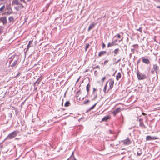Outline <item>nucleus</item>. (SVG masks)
<instances>
[{
  "mask_svg": "<svg viewBox=\"0 0 160 160\" xmlns=\"http://www.w3.org/2000/svg\"><path fill=\"white\" fill-rule=\"evenodd\" d=\"M134 49H131V51L132 52V53H131L130 54H132V53H134Z\"/></svg>",
  "mask_w": 160,
  "mask_h": 160,
  "instance_id": "obj_31",
  "label": "nucleus"
},
{
  "mask_svg": "<svg viewBox=\"0 0 160 160\" xmlns=\"http://www.w3.org/2000/svg\"><path fill=\"white\" fill-rule=\"evenodd\" d=\"M140 28L138 29L139 31L140 30Z\"/></svg>",
  "mask_w": 160,
  "mask_h": 160,
  "instance_id": "obj_53",
  "label": "nucleus"
},
{
  "mask_svg": "<svg viewBox=\"0 0 160 160\" xmlns=\"http://www.w3.org/2000/svg\"><path fill=\"white\" fill-rule=\"evenodd\" d=\"M139 121L140 126L142 128H145V127L143 123L142 120L141 118H140L139 119Z\"/></svg>",
  "mask_w": 160,
  "mask_h": 160,
  "instance_id": "obj_10",
  "label": "nucleus"
},
{
  "mask_svg": "<svg viewBox=\"0 0 160 160\" xmlns=\"http://www.w3.org/2000/svg\"><path fill=\"white\" fill-rule=\"evenodd\" d=\"M117 36L118 38H121V36L120 34H117Z\"/></svg>",
  "mask_w": 160,
  "mask_h": 160,
  "instance_id": "obj_34",
  "label": "nucleus"
},
{
  "mask_svg": "<svg viewBox=\"0 0 160 160\" xmlns=\"http://www.w3.org/2000/svg\"><path fill=\"white\" fill-rule=\"evenodd\" d=\"M93 91H95L96 90V89L94 88H93Z\"/></svg>",
  "mask_w": 160,
  "mask_h": 160,
  "instance_id": "obj_46",
  "label": "nucleus"
},
{
  "mask_svg": "<svg viewBox=\"0 0 160 160\" xmlns=\"http://www.w3.org/2000/svg\"><path fill=\"white\" fill-rule=\"evenodd\" d=\"M19 133L18 130H16L9 134L7 137L8 139H11L15 137Z\"/></svg>",
  "mask_w": 160,
  "mask_h": 160,
  "instance_id": "obj_1",
  "label": "nucleus"
},
{
  "mask_svg": "<svg viewBox=\"0 0 160 160\" xmlns=\"http://www.w3.org/2000/svg\"><path fill=\"white\" fill-rule=\"evenodd\" d=\"M32 41H31L29 42V43L27 45V50H28V49L30 47L32 46V45H31V44L32 43Z\"/></svg>",
  "mask_w": 160,
  "mask_h": 160,
  "instance_id": "obj_20",
  "label": "nucleus"
},
{
  "mask_svg": "<svg viewBox=\"0 0 160 160\" xmlns=\"http://www.w3.org/2000/svg\"><path fill=\"white\" fill-rule=\"evenodd\" d=\"M105 47V44L104 43H102V48H104Z\"/></svg>",
  "mask_w": 160,
  "mask_h": 160,
  "instance_id": "obj_33",
  "label": "nucleus"
},
{
  "mask_svg": "<svg viewBox=\"0 0 160 160\" xmlns=\"http://www.w3.org/2000/svg\"><path fill=\"white\" fill-rule=\"evenodd\" d=\"M143 115H144L145 114H144V113H143Z\"/></svg>",
  "mask_w": 160,
  "mask_h": 160,
  "instance_id": "obj_52",
  "label": "nucleus"
},
{
  "mask_svg": "<svg viewBox=\"0 0 160 160\" xmlns=\"http://www.w3.org/2000/svg\"><path fill=\"white\" fill-rule=\"evenodd\" d=\"M141 153H141V152L139 153V152H137V154H138V156L140 155L141 154Z\"/></svg>",
  "mask_w": 160,
  "mask_h": 160,
  "instance_id": "obj_40",
  "label": "nucleus"
},
{
  "mask_svg": "<svg viewBox=\"0 0 160 160\" xmlns=\"http://www.w3.org/2000/svg\"><path fill=\"white\" fill-rule=\"evenodd\" d=\"M137 77L138 80H141L143 79L146 78V77L145 74H142L140 72H138L137 73Z\"/></svg>",
  "mask_w": 160,
  "mask_h": 160,
  "instance_id": "obj_2",
  "label": "nucleus"
},
{
  "mask_svg": "<svg viewBox=\"0 0 160 160\" xmlns=\"http://www.w3.org/2000/svg\"><path fill=\"white\" fill-rule=\"evenodd\" d=\"M123 144L124 145H128L130 144L131 141L128 138H127L126 139L122 141Z\"/></svg>",
  "mask_w": 160,
  "mask_h": 160,
  "instance_id": "obj_5",
  "label": "nucleus"
},
{
  "mask_svg": "<svg viewBox=\"0 0 160 160\" xmlns=\"http://www.w3.org/2000/svg\"><path fill=\"white\" fill-rule=\"evenodd\" d=\"M31 0H27V1H28V2H29Z\"/></svg>",
  "mask_w": 160,
  "mask_h": 160,
  "instance_id": "obj_47",
  "label": "nucleus"
},
{
  "mask_svg": "<svg viewBox=\"0 0 160 160\" xmlns=\"http://www.w3.org/2000/svg\"><path fill=\"white\" fill-rule=\"evenodd\" d=\"M70 103L69 101H67L65 104L64 106L66 107H68L70 105Z\"/></svg>",
  "mask_w": 160,
  "mask_h": 160,
  "instance_id": "obj_24",
  "label": "nucleus"
},
{
  "mask_svg": "<svg viewBox=\"0 0 160 160\" xmlns=\"http://www.w3.org/2000/svg\"><path fill=\"white\" fill-rule=\"evenodd\" d=\"M93 94L94 95V98L92 100H94L97 97V94H96L95 93L93 92Z\"/></svg>",
  "mask_w": 160,
  "mask_h": 160,
  "instance_id": "obj_28",
  "label": "nucleus"
},
{
  "mask_svg": "<svg viewBox=\"0 0 160 160\" xmlns=\"http://www.w3.org/2000/svg\"><path fill=\"white\" fill-rule=\"evenodd\" d=\"M139 62H140V60H138V63Z\"/></svg>",
  "mask_w": 160,
  "mask_h": 160,
  "instance_id": "obj_48",
  "label": "nucleus"
},
{
  "mask_svg": "<svg viewBox=\"0 0 160 160\" xmlns=\"http://www.w3.org/2000/svg\"><path fill=\"white\" fill-rule=\"evenodd\" d=\"M114 83V81L112 79H111L110 80L109 85V89H112L113 86V84Z\"/></svg>",
  "mask_w": 160,
  "mask_h": 160,
  "instance_id": "obj_9",
  "label": "nucleus"
},
{
  "mask_svg": "<svg viewBox=\"0 0 160 160\" xmlns=\"http://www.w3.org/2000/svg\"><path fill=\"white\" fill-rule=\"evenodd\" d=\"M122 39H121V40H120V41H119V42H120V41H121L122 40Z\"/></svg>",
  "mask_w": 160,
  "mask_h": 160,
  "instance_id": "obj_51",
  "label": "nucleus"
},
{
  "mask_svg": "<svg viewBox=\"0 0 160 160\" xmlns=\"http://www.w3.org/2000/svg\"><path fill=\"white\" fill-rule=\"evenodd\" d=\"M109 133H110V134H111V133H112V131H111V130H109Z\"/></svg>",
  "mask_w": 160,
  "mask_h": 160,
  "instance_id": "obj_42",
  "label": "nucleus"
},
{
  "mask_svg": "<svg viewBox=\"0 0 160 160\" xmlns=\"http://www.w3.org/2000/svg\"><path fill=\"white\" fill-rule=\"evenodd\" d=\"M133 46L134 47H135V46H137V47L138 48V45H137V44H134V45H133Z\"/></svg>",
  "mask_w": 160,
  "mask_h": 160,
  "instance_id": "obj_41",
  "label": "nucleus"
},
{
  "mask_svg": "<svg viewBox=\"0 0 160 160\" xmlns=\"http://www.w3.org/2000/svg\"><path fill=\"white\" fill-rule=\"evenodd\" d=\"M41 79H40V78H38L37 81L34 83V87L35 86L36 84H37L38 85L39 84L40 82Z\"/></svg>",
  "mask_w": 160,
  "mask_h": 160,
  "instance_id": "obj_19",
  "label": "nucleus"
},
{
  "mask_svg": "<svg viewBox=\"0 0 160 160\" xmlns=\"http://www.w3.org/2000/svg\"><path fill=\"white\" fill-rule=\"evenodd\" d=\"M117 44H115L114 43V42H109L108 44L107 47L108 48L109 47L113 46L114 45H115Z\"/></svg>",
  "mask_w": 160,
  "mask_h": 160,
  "instance_id": "obj_17",
  "label": "nucleus"
},
{
  "mask_svg": "<svg viewBox=\"0 0 160 160\" xmlns=\"http://www.w3.org/2000/svg\"><path fill=\"white\" fill-rule=\"evenodd\" d=\"M13 18L12 17H9L8 18V20L10 22H11L13 21Z\"/></svg>",
  "mask_w": 160,
  "mask_h": 160,
  "instance_id": "obj_26",
  "label": "nucleus"
},
{
  "mask_svg": "<svg viewBox=\"0 0 160 160\" xmlns=\"http://www.w3.org/2000/svg\"><path fill=\"white\" fill-rule=\"evenodd\" d=\"M121 77V74L120 72H118L116 76V79L118 80Z\"/></svg>",
  "mask_w": 160,
  "mask_h": 160,
  "instance_id": "obj_21",
  "label": "nucleus"
},
{
  "mask_svg": "<svg viewBox=\"0 0 160 160\" xmlns=\"http://www.w3.org/2000/svg\"><path fill=\"white\" fill-rule=\"evenodd\" d=\"M117 41H118L117 40H114V41L113 42H114V43L115 42H117Z\"/></svg>",
  "mask_w": 160,
  "mask_h": 160,
  "instance_id": "obj_44",
  "label": "nucleus"
},
{
  "mask_svg": "<svg viewBox=\"0 0 160 160\" xmlns=\"http://www.w3.org/2000/svg\"><path fill=\"white\" fill-rule=\"evenodd\" d=\"M157 8H160V6H156Z\"/></svg>",
  "mask_w": 160,
  "mask_h": 160,
  "instance_id": "obj_45",
  "label": "nucleus"
},
{
  "mask_svg": "<svg viewBox=\"0 0 160 160\" xmlns=\"http://www.w3.org/2000/svg\"><path fill=\"white\" fill-rule=\"evenodd\" d=\"M1 30H0V34H1Z\"/></svg>",
  "mask_w": 160,
  "mask_h": 160,
  "instance_id": "obj_49",
  "label": "nucleus"
},
{
  "mask_svg": "<svg viewBox=\"0 0 160 160\" xmlns=\"http://www.w3.org/2000/svg\"><path fill=\"white\" fill-rule=\"evenodd\" d=\"M106 79V77H103L102 79V82H103L104 80Z\"/></svg>",
  "mask_w": 160,
  "mask_h": 160,
  "instance_id": "obj_35",
  "label": "nucleus"
},
{
  "mask_svg": "<svg viewBox=\"0 0 160 160\" xmlns=\"http://www.w3.org/2000/svg\"><path fill=\"white\" fill-rule=\"evenodd\" d=\"M19 3L18 0H13L12 3V5H18V4H19Z\"/></svg>",
  "mask_w": 160,
  "mask_h": 160,
  "instance_id": "obj_13",
  "label": "nucleus"
},
{
  "mask_svg": "<svg viewBox=\"0 0 160 160\" xmlns=\"http://www.w3.org/2000/svg\"><path fill=\"white\" fill-rule=\"evenodd\" d=\"M18 5H19V6H18V8H19V9H21L23 8V6L21 4L19 3V4H18Z\"/></svg>",
  "mask_w": 160,
  "mask_h": 160,
  "instance_id": "obj_27",
  "label": "nucleus"
},
{
  "mask_svg": "<svg viewBox=\"0 0 160 160\" xmlns=\"http://www.w3.org/2000/svg\"><path fill=\"white\" fill-rule=\"evenodd\" d=\"M18 60H14L13 63L11 65V66L12 67L15 66L18 63Z\"/></svg>",
  "mask_w": 160,
  "mask_h": 160,
  "instance_id": "obj_14",
  "label": "nucleus"
},
{
  "mask_svg": "<svg viewBox=\"0 0 160 160\" xmlns=\"http://www.w3.org/2000/svg\"><path fill=\"white\" fill-rule=\"evenodd\" d=\"M89 102V100H86V101H85L84 102V104H86L88 102Z\"/></svg>",
  "mask_w": 160,
  "mask_h": 160,
  "instance_id": "obj_32",
  "label": "nucleus"
},
{
  "mask_svg": "<svg viewBox=\"0 0 160 160\" xmlns=\"http://www.w3.org/2000/svg\"><path fill=\"white\" fill-rule=\"evenodd\" d=\"M142 61L143 63L147 64H150V61L148 59L145 58L143 57H142Z\"/></svg>",
  "mask_w": 160,
  "mask_h": 160,
  "instance_id": "obj_7",
  "label": "nucleus"
},
{
  "mask_svg": "<svg viewBox=\"0 0 160 160\" xmlns=\"http://www.w3.org/2000/svg\"><path fill=\"white\" fill-rule=\"evenodd\" d=\"M121 60V59H118V60L116 62V63H118V62H119Z\"/></svg>",
  "mask_w": 160,
  "mask_h": 160,
  "instance_id": "obj_39",
  "label": "nucleus"
},
{
  "mask_svg": "<svg viewBox=\"0 0 160 160\" xmlns=\"http://www.w3.org/2000/svg\"><path fill=\"white\" fill-rule=\"evenodd\" d=\"M107 85H105V86H104V88L103 91H104V92L105 93H107V92H108V91L109 90L108 89V90L107 91Z\"/></svg>",
  "mask_w": 160,
  "mask_h": 160,
  "instance_id": "obj_22",
  "label": "nucleus"
},
{
  "mask_svg": "<svg viewBox=\"0 0 160 160\" xmlns=\"http://www.w3.org/2000/svg\"><path fill=\"white\" fill-rule=\"evenodd\" d=\"M119 49L118 48L115 49L114 51V56H115L116 55L119 53Z\"/></svg>",
  "mask_w": 160,
  "mask_h": 160,
  "instance_id": "obj_15",
  "label": "nucleus"
},
{
  "mask_svg": "<svg viewBox=\"0 0 160 160\" xmlns=\"http://www.w3.org/2000/svg\"><path fill=\"white\" fill-rule=\"evenodd\" d=\"M14 8H15L17 11H18L19 10V8H18V7H14Z\"/></svg>",
  "mask_w": 160,
  "mask_h": 160,
  "instance_id": "obj_36",
  "label": "nucleus"
},
{
  "mask_svg": "<svg viewBox=\"0 0 160 160\" xmlns=\"http://www.w3.org/2000/svg\"><path fill=\"white\" fill-rule=\"evenodd\" d=\"M159 138L155 136L151 137L150 136H147L146 137V140H152L158 139Z\"/></svg>",
  "mask_w": 160,
  "mask_h": 160,
  "instance_id": "obj_3",
  "label": "nucleus"
},
{
  "mask_svg": "<svg viewBox=\"0 0 160 160\" xmlns=\"http://www.w3.org/2000/svg\"><path fill=\"white\" fill-rule=\"evenodd\" d=\"M155 72V71L154 70H152L151 71V72L152 73V74H154V72Z\"/></svg>",
  "mask_w": 160,
  "mask_h": 160,
  "instance_id": "obj_37",
  "label": "nucleus"
},
{
  "mask_svg": "<svg viewBox=\"0 0 160 160\" xmlns=\"http://www.w3.org/2000/svg\"><path fill=\"white\" fill-rule=\"evenodd\" d=\"M97 103H95L90 108V110H91V109H93L95 108V107Z\"/></svg>",
  "mask_w": 160,
  "mask_h": 160,
  "instance_id": "obj_29",
  "label": "nucleus"
},
{
  "mask_svg": "<svg viewBox=\"0 0 160 160\" xmlns=\"http://www.w3.org/2000/svg\"><path fill=\"white\" fill-rule=\"evenodd\" d=\"M5 8V5H4L0 8V12H3Z\"/></svg>",
  "mask_w": 160,
  "mask_h": 160,
  "instance_id": "obj_23",
  "label": "nucleus"
},
{
  "mask_svg": "<svg viewBox=\"0 0 160 160\" xmlns=\"http://www.w3.org/2000/svg\"><path fill=\"white\" fill-rule=\"evenodd\" d=\"M75 160H76V159H75Z\"/></svg>",
  "mask_w": 160,
  "mask_h": 160,
  "instance_id": "obj_54",
  "label": "nucleus"
},
{
  "mask_svg": "<svg viewBox=\"0 0 160 160\" xmlns=\"http://www.w3.org/2000/svg\"><path fill=\"white\" fill-rule=\"evenodd\" d=\"M0 20L3 24H5L7 23V18L6 17L1 18Z\"/></svg>",
  "mask_w": 160,
  "mask_h": 160,
  "instance_id": "obj_11",
  "label": "nucleus"
},
{
  "mask_svg": "<svg viewBox=\"0 0 160 160\" xmlns=\"http://www.w3.org/2000/svg\"><path fill=\"white\" fill-rule=\"evenodd\" d=\"M95 24H96L94 23H92L90 24L89 27L88 31H89L91 29L93 28L94 27Z\"/></svg>",
  "mask_w": 160,
  "mask_h": 160,
  "instance_id": "obj_16",
  "label": "nucleus"
},
{
  "mask_svg": "<svg viewBox=\"0 0 160 160\" xmlns=\"http://www.w3.org/2000/svg\"><path fill=\"white\" fill-rule=\"evenodd\" d=\"M7 9L8 10V12H6L7 15H9L12 13V11L10 6L8 7Z\"/></svg>",
  "mask_w": 160,
  "mask_h": 160,
  "instance_id": "obj_6",
  "label": "nucleus"
},
{
  "mask_svg": "<svg viewBox=\"0 0 160 160\" xmlns=\"http://www.w3.org/2000/svg\"><path fill=\"white\" fill-rule=\"evenodd\" d=\"M22 2L24 3H25V0H20Z\"/></svg>",
  "mask_w": 160,
  "mask_h": 160,
  "instance_id": "obj_43",
  "label": "nucleus"
},
{
  "mask_svg": "<svg viewBox=\"0 0 160 160\" xmlns=\"http://www.w3.org/2000/svg\"><path fill=\"white\" fill-rule=\"evenodd\" d=\"M90 87V85L89 83L86 86V90L88 92L89 90V88Z\"/></svg>",
  "mask_w": 160,
  "mask_h": 160,
  "instance_id": "obj_25",
  "label": "nucleus"
},
{
  "mask_svg": "<svg viewBox=\"0 0 160 160\" xmlns=\"http://www.w3.org/2000/svg\"><path fill=\"white\" fill-rule=\"evenodd\" d=\"M120 110L121 108H118L115 109L112 112V113L113 114L114 116H115L117 113L120 111Z\"/></svg>",
  "mask_w": 160,
  "mask_h": 160,
  "instance_id": "obj_8",
  "label": "nucleus"
},
{
  "mask_svg": "<svg viewBox=\"0 0 160 160\" xmlns=\"http://www.w3.org/2000/svg\"><path fill=\"white\" fill-rule=\"evenodd\" d=\"M153 69L154 70L157 74L159 72V68L157 64H153Z\"/></svg>",
  "mask_w": 160,
  "mask_h": 160,
  "instance_id": "obj_4",
  "label": "nucleus"
},
{
  "mask_svg": "<svg viewBox=\"0 0 160 160\" xmlns=\"http://www.w3.org/2000/svg\"><path fill=\"white\" fill-rule=\"evenodd\" d=\"M110 118V117L109 115H106L102 118V121H107Z\"/></svg>",
  "mask_w": 160,
  "mask_h": 160,
  "instance_id": "obj_12",
  "label": "nucleus"
},
{
  "mask_svg": "<svg viewBox=\"0 0 160 160\" xmlns=\"http://www.w3.org/2000/svg\"><path fill=\"white\" fill-rule=\"evenodd\" d=\"M108 62V60H106L104 61V65H106Z\"/></svg>",
  "mask_w": 160,
  "mask_h": 160,
  "instance_id": "obj_30",
  "label": "nucleus"
},
{
  "mask_svg": "<svg viewBox=\"0 0 160 160\" xmlns=\"http://www.w3.org/2000/svg\"><path fill=\"white\" fill-rule=\"evenodd\" d=\"M89 46V44H87L86 45V49L87 48H88Z\"/></svg>",
  "mask_w": 160,
  "mask_h": 160,
  "instance_id": "obj_38",
  "label": "nucleus"
},
{
  "mask_svg": "<svg viewBox=\"0 0 160 160\" xmlns=\"http://www.w3.org/2000/svg\"><path fill=\"white\" fill-rule=\"evenodd\" d=\"M97 67H98V68H99V66H97Z\"/></svg>",
  "mask_w": 160,
  "mask_h": 160,
  "instance_id": "obj_50",
  "label": "nucleus"
},
{
  "mask_svg": "<svg viewBox=\"0 0 160 160\" xmlns=\"http://www.w3.org/2000/svg\"><path fill=\"white\" fill-rule=\"evenodd\" d=\"M106 53V52L105 51H102L99 52V53L98 54V56L99 57H101L104 54H105Z\"/></svg>",
  "mask_w": 160,
  "mask_h": 160,
  "instance_id": "obj_18",
  "label": "nucleus"
}]
</instances>
